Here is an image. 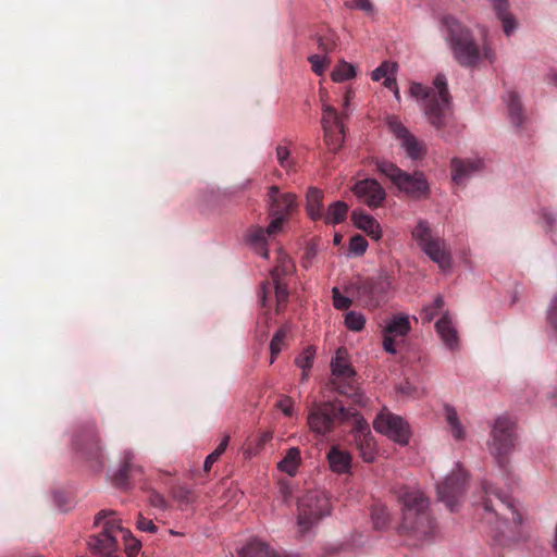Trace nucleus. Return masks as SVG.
<instances>
[{
  "label": "nucleus",
  "instance_id": "c756f323",
  "mask_svg": "<svg viewBox=\"0 0 557 557\" xmlns=\"http://www.w3.org/2000/svg\"><path fill=\"white\" fill-rule=\"evenodd\" d=\"M444 418L449 428V432L456 441H463L466 438V430L458 417L456 409L446 404L444 405Z\"/></svg>",
  "mask_w": 557,
  "mask_h": 557
},
{
  "label": "nucleus",
  "instance_id": "7ed1b4c3",
  "mask_svg": "<svg viewBox=\"0 0 557 557\" xmlns=\"http://www.w3.org/2000/svg\"><path fill=\"white\" fill-rule=\"evenodd\" d=\"M442 22L447 30V39L453 57L459 65L476 67L483 58L491 63L494 61L495 52L485 39L481 50L470 28L462 25L455 16L445 15Z\"/></svg>",
  "mask_w": 557,
  "mask_h": 557
},
{
  "label": "nucleus",
  "instance_id": "9d476101",
  "mask_svg": "<svg viewBox=\"0 0 557 557\" xmlns=\"http://www.w3.org/2000/svg\"><path fill=\"white\" fill-rule=\"evenodd\" d=\"M270 215V232H280L282 225L293 212L297 209L296 195L292 193H281L277 186H271L268 191Z\"/></svg>",
  "mask_w": 557,
  "mask_h": 557
},
{
  "label": "nucleus",
  "instance_id": "c9c22d12",
  "mask_svg": "<svg viewBox=\"0 0 557 557\" xmlns=\"http://www.w3.org/2000/svg\"><path fill=\"white\" fill-rule=\"evenodd\" d=\"M371 518L375 529H383L389 522V513L384 504L376 503L371 507Z\"/></svg>",
  "mask_w": 557,
  "mask_h": 557
},
{
  "label": "nucleus",
  "instance_id": "680f3d73",
  "mask_svg": "<svg viewBox=\"0 0 557 557\" xmlns=\"http://www.w3.org/2000/svg\"><path fill=\"white\" fill-rule=\"evenodd\" d=\"M230 442V436L226 435L222 438L221 443L218 445V447L212 451L213 455H215L218 458L221 457V455L225 451L227 448Z\"/></svg>",
  "mask_w": 557,
  "mask_h": 557
},
{
  "label": "nucleus",
  "instance_id": "09e8293b",
  "mask_svg": "<svg viewBox=\"0 0 557 557\" xmlns=\"http://www.w3.org/2000/svg\"><path fill=\"white\" fill-rule=\"evenodd\" d=\"M276 158L280 163V165L283 169L286 170H293L294 163L292 160H289V149L285 146H277L276 147Z\"/></svg>",
  "mask_w": 557,
  "mask_h": 557
},
{
  "label": "nucleus",
  "instance_id": "f8f14e48",
  "mask_svg": "<svg viewBox=\"0 0 557 557\" xmlns=\"http://www.w3.org/2000/svg\"><path fill=\"white\" fill-rule=\"evenodd\" d=\"M467 473L459 467L437 485L438 499L454 511L465 495Z\"/></svg>",
  "mask_w": 557,
  "mask_h": 557
},
{
  "label": "nucleus",
  "instance_id": "774afa93",
  "mask_svg": "<svg viewBox=\"0 0 557 557\" xmlns=\"http://www.w3.org/2000/svg\"><path fill=\"white\" fill-rule=\"evenodd\" d=\"M554 547L557 552V524H556V530H555V544H554Z\"/></svg>",
  "mask_w": 557,
  "mask_h": 557
},
{
  "label": "nucleus",
  "instance_id": "6e6552de",
  "mask_svg": "<svg viewBox=\"0 0 557 557\" xmlns=\"http://www.w3.org/2000/svg\"><path fill=\"white\" fill-rule=\"evenodd\" d=\"M331 513L330 499L324 492L310 491L298 502V525L307 532L321 518Z\"/></svg>",
  "mask_w": 557,
  "mask_h": 557
},
{
  "label": "nucleus",
  "instance_id": "052dcab7",
  "mask_svg": "<svg viewBox=\"0 0 557 557\" xmlns=\"http://www.w3.org/2000/svg\"><path fill=\"white\" fill-rule=\"evenodd\" d=\"M398 391L407 396H416L418 394V389L412 386L409 382H405L398 386Z\"/></svg>",
  "mask_w": 557,
  "mask_h": 557
},
{
  "label": "nucleus",
  "instance_id": "cd10ccee",
  "mask_svg": "<svg viewBox=\"0 0 557 557\" xmlns=\"http://www.w3.org/2000/svg\"><path fill=\"white\" fill-rule=\"evenodd\" d=\"M323 191L317 187H310L307 193L306 209L311 220H321L323 216Z\"/></svg>",
  "mask_w": 557,
  "mask_h": 557
},
{
  "label": "nucleus",
  "instance_id": "6ab92c4d",
  "mask_svg": "<svg viewBox=\"0 0 557 557\" xmlns=\"http://www.w3.org/2000/svg\"><path fill=\"white\" fill-rule=\"evenodd\" d=\"M389 128L395 137L400 140L401 147L412 160H421L425 154L424 145L419 141L400 122L389 121Z\"/></svg>",
  "mask_w": 557,
  "mask_h": 557
},
{
  "label": "nucleus",
  "instance_id": "393cba45",
  "mask_svg": "<svg viewBox=\"0 0 557 557\" xmlns=\"http://www.w3.org/2000/svg\"><path fill=\"white\" fill-rule=\"evenodd\" d=\"M435 329L444 344L449 349H455L458 347V334L456 329L453 326L451 319L449 317L448 311H446L441 319L436 322Z\"/></svg>",
  "mask_w": 557,
  "mask_h": 557
},
{
  "label": "nucleus",
  "instance_id": "bf43d9fd",
  "mask_svg": "<svg viewBox=\"0 0 557 557\" xmlns=\"http://www.w3.org/2000/svg\"><path fill=\"white\" fill-rule=\"evenodd\" d=\"M384 86L391 90L394 91V95L397 99H399V91H398V88H397V83H396V78L392 76V74H389L388 76H386V78L384 79Z\"/></svg>",
  "mask_w": 557,
  "mask_h": 557
},
{
  "label": "nucleus",
  "instance_id": "13d9d810",
  "mask_svg": "<svg viewBox=\"0 0 557 557\" xmlns=\"http://www.w3.org/2000/svg\"><path fill=\"white\" fill-rule=\"evenodd\" d=\"M395 336H392L389 334H386L384 333V336H383V347L385 349L386 352H389V354H396V347H395V339H394Z\"/></svg>",
  "mask_w": 557,
  "mask_h": 557
},
{
  "label": "nucleus",
  "instance_id": "412c9836",
  "mask_svg": "<svg viewBox=\"0 0 557 557\" xmlns=\"http://www.w3.org/2000/svg\"><path fill=\"white\" fill-rule=\"evenodd\" d=\"M420 248L432 261L437 263L442 270H446L450 267V256L446 251L445 244L442 239L433 237Z\"/></svg>",
  "mask_w": 557,
  "mask_h": 557
},
{
  "label": "nucleus",
  "instance_id": "f257e3e1",
  "mask_svg": "<svg viewBox=\"0 0 557 557\" xmlns=\"http://www.w3.org/2000/svg\"><path fill=\"white\" fill-rule=\"evenodd\" d=\"M393 493L400 505V531L417 540L431 537L435 532V521L430 513L429 502L423 493L405 485L394 486Z\"/></svg>",
  "mask_w": 557,
  "mask_h": 557
},
{
  "label": "nucleus",
  "instance_id": "7c9ffc66",
  "mask_svg": "<svg viewBox=\"0 0 557 557\" xmlns=\"http://www.w3.org/2000/svg\"><path fill=\"white\" fill-rule=\"evenodd\" d=\"M411 330L408 315L395 314L384 327L383 333L392 336H406Z\"/></svg>",
  "mask_w": 557,
  "mask_h": 557
},
{
  "label": "nucleus",
  "instance_id": "338daca9",
  "mask_svg": "<svg viewBox=\"0 0 557 557\" xmlns=\"http://www.w3.org/2000/svg\"><path fill=\"white\" fill-rule=\"evenodd\" d=\"M343 236L341 234H335L334 236V244L339 245L342 242Z\"/></svg>",
  "mask_w": 557,
  "mask_h": 557
},
{
  "label": "nucleus",
  "instance_id": "a18cd8bd",
  "mask_svg": "<svg viewBox=\"0 0 557 557\" xmlns=\"http://www.w3.org/2000/svg\"><path fill=\"white\" fill-rule=\"evenodd\" d=\"M308 61L311 64L312 71L317 75H322L324 73L325 69L327 67V65L330 64V59L326 58L325 55L321 57L318 54H312L308 58Z\"/></svg>",
  "mask_w": 557,
  "mask_h": 557
},
{
  "label": "nucleus",
  "instance_id": "0eeeda50",
  "mask_svg": "<svg viewBox=\"0 0 557 557\" xmlns=\"http://www.w3.org/2000/svg\"><path fill=\"white\" fill-rule=\"evenodd\" d=\"M517 441L516 424L508 416L498 417L491 431L488 449L498 467L508 472V456L515 449Z\"/></svg>",
  "mask_w": 557,
  "mask_h": 557
},
{
  "label": "nucleus",
  "instance_id": "dca6fc26",
  "mask_svg": "<svg viewBox=\"0 0 557 557\" xmlns=\"http://www.w3.org/2000/svg\"><path fill=\"white\" fill-rule=\"evenodd\" d=\"M322 125L326 144L333 152H336L344 140V124L336 109L327 104L324 106Z\"/></svg>",
  "mask_w": 557,
  "mask_h": 557
},
{
  "label": "nucleus",
  "instance_id": "c03bdc74",
  "mask_svg": "<svg viewBox=\"0 0 557 557\" xmlns=\"http://www.w3.org/2000/svg\"><path fill=\"white\" fill-rule=\"evenodd\" d=\"M172 497L182 505H188L194 500L191 490L185 486H174L172 488Z\"/></svg>",
  "mask_w": 557,
  "mask_h": 557
},
{
  "label": "nucleus",
  "instance_id": "49530a36",
  "mask_svg": "<svg viewBox=\"0 0 557 557\" xmlns=\"http://www.w3.org/2000/svg\"><path fill=\"white\" fill-rule=\"evenodd\" d=\"M368 247L366 238L361 235H355L350 238L349 250L357 256H362Z\"/></svg>",
  "mask_w": 557,
  "mask_h": 557
},
{
  "label": "nucleus",
  "instance_id": "3c124183",
  "mask_svg": "<svg viewBox=\"0 0 557 557\" xmlns=\"http://www.w3.org/2000/svg\"><path fill=\"white\" fill-rule=\"evenodd\" d=\"M547 322L550 327L557 333V293L552 299L547 311Z\"/></svg>",
  "mask_w": 557,
  "mask_h": 557
},
{
  "label": "nucleus",
  "instance_id": "de8ad7c7",
  "mask_svg": "<svg viewBox=\"0 0 557 557\" xmlns=\"http://www.w3.org/2000/svg\"><path fill=\"white\" fill-rule=\"evenodd\" d=\"M345 7L348 9H358L364 13L372 15L374 13V5L371 0H351L346 1Z\"/></svg>",
  "mask_w": 557,
  "mask_h": 557
},
{
  "label": "nucleus",
  "instance_id": "69168bd1",
  "mask_svg": "<svg viewBox=\"0 0 557 557\" xmlns=\"http://www.w3.org/2000/svg\"><path fill=\"white\" fill-rule=\"evenodd\" d=\"M271 437L272 436L270 433L262 434L261 437L259 438V446L261 447L265 442L270 441Z\"/></svg>",
  "mask_w": 557,
  "mask_h": 557
},
{
  "label": "nucleus",
  "instance_id": "2eb2a0df",
  "mask_svg": "<svg viewBox=\"0 0 557 557\" xmlns=\"http://www.w3.org/2000/svg\"><path fill=\"white\" fill-rule=\"evenodd\" d=\"M350 423L354 438L357 448L360 451V456L366 462H372L375 457V443L371 434L369 423L357 411H354Z\"/></svg>",
  "mask_w": 557,
  "mask_h": 557
},
{
  "label": "nucleus",
  "instance_id": "39448f33",
  "mask_svg": "<svg viewBox=\"0 0 557 557\" xmlns=\"http://www.w3.org/2000/svg\"><path fill=\"white\" fill-rule=\"evenodd\" d=\"M351 412L337 401L313 403L308 409L307 423L311 432L325 436L345 422H351Z\"/></svg>",
  "mask_w": 557,
  "mask_h": 557
},
{
  "label": "nucleus",
  "instance_id": "e2e57ef3",
  "mask_svg": "<svg viewBox=\"0 0 557 557\" xmlns=\"http://www.w3.org/2000/svg\"><path fill=\"white\" fill-rule=\"evenodd\" d=\"M218 459L219 458L215 455H213L212 453L210 455H208L205 460V463H203V470L206 472H209L211 467L213 466L214 462L218 461Z\"/></svg>",
  "mask_w": 557,
  "mask_h": 557
},
{
  "label": "nucleus",
  "instance_id": "4c0bfd02",
  "mask_svg": "<svg viewBox=\"0 0 557 557\" xmlns=\"http://www.w3.org/2000/svg\"><path fill=\"white\" fill-rule=\"evenodd\" d=\"M445 302L441 295L436 296L434 301L430 305H425L420 313L423 323H430L443 309Z\"/></svg>",
  "mask_w": 557,
  "mask_h": 557
},
{
  "label": "nucleus",
  "instance_id": "864d4df0",
  "mask_svg": "<svg viewBox=\"0 0 557 557\" xmlns=\"http://www.w3.org/2000/svg\"><path fill=\"white\" fill-rule=\"evenodd\" d=\"M137 528L140 531H145V532H149V533H156L158 530L156 524L152 522V520L145 518L140 513L138 515V519H137Z\"/></svg>",
  "mask_w": 557,
  "mask_h": 557
},
{
  "label": "nucleus",
  "instance_id": "e433bc0d",
  "mask_svg": "<svg viewBox=\"0 0 557 557\" xmlns=\"http://www.w3.org/2000/svg\"><path fill=\"white\" fill-rule=\"evenodd\" d=\"M294 264L292 260L283 255L278 259V263L271 271L272 282L284 281V277L293 271Z\"/></svg>",
  "mask_w": 557,
  "mask_h": 557
},
{
  "label": "nucleus",
  "instance_id": "1a4fd4ad",
  "mask_svg": "<svg viewBox=\"0 0 557 557\" xmlns=\"http://www.w3.org/2000/svg\"><path fill=\"white\" fill-rule=\"evenodd\" d=\"M332 373L336 380L332 381L335 389L341 394L354 396L355 401L364 405V396L358 392L355 386L356 371L347 359V351L345 348H339L336 351L335 358L331 362Z\"/></svg>",
  "mask_w": 557,
  "mask_h": 557
},
{
  "label": "nucleus",
  "instance_id": "f3484780",
  "mask_svg": "<svg viewBox=\"0 0 557 557\" xmlns=\"http://www.w3.org/2000/svg\"><path fill=\"white\" fill-rule=\"evenodd\" d=\"M143 474V467L136 461L135 453L125 449L122 454L120 468L112 476V483L119 488L126 490L129 481Z\"/></svg>",
  "mask_w": 557,
  "mask_h": 557
},
{
  "label": "nucleus",
  "instance_id": "8fccbe9b",
  "mask_svg": "<svg viewBox=\"0 0 557 557\" xmlns=\"http://www.w3.org/2000/svg\"><path fill=\"white\" fill-rule=\"evenodd\" d=\"M333 305L337 310H346L350 307L351 300L343 296L337 287H333Z\"/></svg>",
  "mask_w": 557,
  "mask_h": 557
},
{
  "label": "nucleus",
  "instance_id": "473e14b6",
  "mask_svg": "<svg viewBox=\"0 0 557 557\" xmlns=\"http://www.w3.org/2000/svg\"><path fill=\"white\" fill-rule=\"evenodd\" d=\"M300 450L297 447H292L286 451L284 458L278 462V469L286 472L288 475L294 476L300 465Z\"/></svg>",
  "mask_w": 557,
  "mask_h": 557
},
{
  "label": "nucleus",
  "instance_id": "6e6d98bb",
  "mask_svg": "<svg viewBox=\"0 0 557 557\" xmlns=\"http://www.w3.org/2000/svg\"><path fill=\"white\" fill-rule=\"evenodd\" d=\"M148 500H149L150 505L153 507H157L160 509L166 508V500L164 499V497L154 491H152L150 493Z\"/></svg>",
  "mask_w": 557,
  "mask_h": 557
},
{
  "label": "nucleus",
  "instance_id": "ddd939ff",
  "mask_svg": "<svg viewBox=\"0 0 557 557\" xmlns=\"http://www.w3.org/2000/svg\"><path fill=\"white\" fill-rule=\"evenodd\" d=\"M373 428L394 442L406 445L409 442L410 432L408 424L398 416L388 411H382L373 421Z\"/></svg>",
  "mask_w": 557,
  "mask_h": 557
},
{
  "label": "nucleus",
  "instance_id": "a19ab883",
  "mask_svg": "<svg viewBox=\"0 0 557 557\" xmlns=\"http://www.w3.org/2000/svg\"><path fill=\"white\" fill-rule=\"evenodd\" d=\"M336 45L337 37L332 30H326L324 34L318 36V47L324 53L333 51Z\"/></svg>",
  "mask_w": 557,
  "mask_h": 557
},
{
  "label": "nucleus",
  "instance_id": "423d86ee",
  "mask_svg": "<svg viewBox=\"0 0 557 557\" xmlns=\"http://www.w3.org/2000/svg\"><path fill=\"white\" fill-rule=\"evenodd\" d=\"M376 169L410 199L421 200L430 196V186L422 172L410 174L386 160L376 161Z\"/></svg>",
  "mask_w": 557,
  "mask_h": 557
},
{
  "label": "nucleus",
  "instance_id": "58836bf2",
  "mask_svg": "<svg viewBox=\"0 0 557 557\" xmlns=\"http://www.w3.org/2000/svg\"><path fill=\"white\" fill-rule=\"evenodd\" d=\"M356 72L352 64L342 61L333 70L331 76L334 82H343L355 77Z\"/></svg>",
  "mask_w": 557,
  "mask_h": 557
},
{
  "label": "nucleus",
  "instance_id": "4d7b16f0",
  "mask_svg": "<svg viewBox=\"0 0 557 557\" xmlns=\"http://www.w3.org/2000/svg\"><path fill=\"white\" fill-rule=\"evenodd\" d=\"M541 216L544 220L545 224L544 227L547 232H550L554 230L555 226V215L553 212H550L547 209H543L541 212Z\"/></svg>",
  "mask_w": 557,
  "mask_h": 557
},
{
  "label": "nucleus",
  "instance_id": "a211bd4d",
  "mask_svg": "<svg viewBox=\"0 0 557 557\" xmlns=\"http://www.w3.org/2000/svg\"><path fill=\"white\" fill-rule=\"evenodd\" d=\"M352 190L370 208L381 207L386 198V191L374 178L358 181Z\"/></svg>",
  "mask_w": 557,
  "mask_h": 557
},
{
  "label": "nucleus",
  "instance_id": "5701e85b",
  "mask_svg": "<svg viewBox=\"0 0 557 557\" xmlns=\"http://www.w3.org/2000/svg\"><path fill=\"white\" fill-rule=\"evenodd\" d=\"M496 17L502 22L504 34L509 37L517 29L516 17L509 11V0H488Z\"/></svg>",
  "mask_w": 557,
  "mask_h": 557
},
{
  "label": "nucleus",
  "instance_id": "c85d7f7f",
  "mask_svg": "<svg viewBox=\"0 0 557 557\" xmlns=\"http://www.w3.org/2000/svg\"><path fill=\"white\" fill-rule=\"evenodd\" d=\"M331 469L337 473H346L350 469L351 456L348 451L332 447L327 454Z\"/></svg>",
  "mask_w": 557,
  "mask_h": 557
},
{
  "label": "nucleus",
  "instance_id": "4be33fe9",
  "mask_svg": "<svg viewBox=\"0 0 557 557\" xmlns=\"http://www.w3.org/2000/svg\"><path fill=\"white\" fill-rule=\"evenodd\" d=\"M483 162L481 160H461L455 158L451 160L453 181L460 185L472 174L481 171Z\"/></svg>",
  "mask_w": 557,
  "mask_h": 557
},
{
  "label": "nucleus",
  "instance_id": "79ce46f5",
  "mask_svg": "<svg viewBox=\"0 0 557 557\" xmlns=\"http://www.w3.org/2000/svg\"><path fill=\"white\" fill-rule=\"evenodd\" d=\"M366 318L362 313L349 311L345 317V325L348 330L359 332L364 327Z\"/></svg>",
  "mask_w": 557,
  "mask_h": 557
},
{
  "label": "nucleus",
  "instance_id": "4468645a",
  "mask_svg": "<svg viewBox=\"0 0 557 557\" xmlns=\"http://www.w3.org/2000/svg\"><path fill=\"white\" fill-rule=\"evenodd\" d=\"M483 491L485 494L483 505L486 511L494 512L496 516L503 517L506 520H509L508 517L505 516L504 511H508L511 515V520L515 523H521V516L516 510L512 499L505 493L499 492L493 485L484 483Z\"/></svg>",
  "mask_w": 557,
  "mask_h": 557
},
{
  "label": "nucleus",
  "instance_id": "5fc2aeb1",
  "mask_svg": "<svg viewBox=\"0 0 557 557\" xmlns=\"http://www.w3.org/2000/svg\"><path fill=\"white\" fill-rule=\"evenodd\" d=\"M293 406L294 401L289 396H283L277 401V407L283 411L285 416L292 417L293 416Z\"/></svg>",
  "mask_w": 557,
  "mask_h": 557
},
{
  "label": "nucleus",
  "instance_id": "72a5a7b5",
  "mask_svg": "<svg viewBox=\"0 0 557 557\" xmlns=\"http://www.w3.org/2000/svg\"><path fill=\"white\" fill-rule=\"evenodd\" d=\"M507 107L511 123L517 127L521 126L524 121V114L517 92L510 91L508 94Z\"/></svg>",
  "mask_w": 557,
  "mask_h": 557
},
{
  "label": "nucleus",
  "instance_id": "aec40b11",
  "mask_svg": "<svg viewBox=\"0 0 557 557\" xmlns=\"http://www.w3.org/2000/svg\"><path fill=\"white\" fill-rule=\"evenodd\" d=\"M75 445L89 459H99L102 456L100 437L94 426H87L75 437Z\"/></svg>",
  "mask_w": 557,
  "mask_h": 557
},
{
  "label": "nucleus",
  "instance_id": "0e129e2a",
  "mask_svg": "<svg viewBox=\"0 0 557 557\" xmlns=\"http://www.w3.org/2000/svg\"><path fill=\"white\" fill-rule=\"evenodd\" d=\"M355 92L351 89H347L344 95V107H348L350 100L354 98Z\"/></svg>",
  "mask_w": 557,
  "mask_h": 557
},
{
  "label": "nucleus",
  "instance_id": "2f4dec72",
  "mask_svg": "<svg viewBox=\"0 0 557 557\" xmlns=\"http://www.w3.org/2000/svg\"><path fill=\"white\" fill-rule=\"evenodd\" d=\"M348 213V206L344 201H335L332 203L326 212H323L321 220L325 224H338L345 221Z\"/></svg>",
  "mask_w": 557,
  "mask_h": 557
},
{
  "label": "nucleus",
  "instance_id": "bb28decb",
  "mask_svg": "<svg viewBox=\"0 0 557 557\" xmlns=\"http://www.w3.org/2000/svg\"><path fill=\"white\" fill-rule=\"evenodd\" d=\"M351 219L354 224L367 233L374 240H380L382 237V230L379 222L371 215L366 213L352 212Z\"/></svg>",
  "mask_w": 557,
  "mask_h": 557
},
{
  "label": "nucleus",
  "instance_id": "f704fd0d",
  "mask_svg": "<svg viewBox=\"0 0 557 557\" xmlns=\"http://www.w3.org/2000/svg\"><path fill=\"white\" fill-rule=\"evenodd\" d=\"M314 356L315 349L312 346H308L295 359V363L302 369V381L307 379L308 371L312 368Z\"/></svg>",
  "mask_w": 557,
  "mask_h": 557
},
{
  "label": "nucleus",
  "instance_id": "ea45409f",
  "mask_svg": "<svg viewBox=\"0 0 557 557\" xmlns=\"http://www.w3.org/2000/svg\"><path fill=\"white\" fill-rule=\"evenodd\" d=\"M412 238L421 247L424 243L432 239V231L426 221L420 220L411 232Z\"/></svg>",
  "mask_w": 557,
  "mask_h": 557
},
{
  "label": "nucleus",
  "instance_id": "20e7f679",
  "mask_svg": "<svg viewBox=\"0 0 557 557\" xmlns=\"http://www.w3.org/2000/svg\"><path fill=\"white\" fill-rule=\"evenodd\" d=\"M410 94L412 97L423 100V110L432 126L442 129L447 125L450 115V95L446 77L443 74L436 75L433 87L412 83Z\"/></svg>",
  "mask_w": 557,
  "mask_h": 557
},
{
  "label": "nucleus",
  "instance_id": "603ef678",
  "mask_svg": "<svg viewBox=\"0 0 557 557\" xmlns=\"http://www.w3.org/2000/svg\"><path fill=\"white\" fill-rule=\"evenodd\" d=\"M394 66H391L388 63L384 62L382 63L379 67H376L372 74H371V78L374 81V82H379L380 79L382 78H386V76H388L391 73V71L393 70Z\"/></svg>",
  "mask_w": 557,
  "mask_h": 557
},
{
  "label": "nucleus",
  "instance_id": "a878e982",
  "mask_svg": "<svg viewBox=\"0 0 557 557\" xmlns=\"http://www.w3.org/2000/svg\"><path fill=\"white\" fill-rule=\"evenodd\" d=\"M278 232H270V225L267 228L261 226H251L247 231V242L256 248V250L263 257H269V250L267 249L268 237L277 234Z\"/></svg>",
  "mask_w": 557,
  "mask_h": 557
},
{
  "label": "nucleus",
  "instance_id": "37998d69",
  "mask_svg": "<svg viewBox=\"0 0 557 557\" xmlns=\"http://www.w3.org/2000/svg\"><path fill=\"white\" fill-rule=\"evenodd\" d=\"M286 330L285 329H280L273 336V338L271 339V343H270V351H271V359H270V363L272 364L276 357L278 356V354L281 352L282 350V346H283V342L286 337Z\"/></svg>",
  "mask_w": 557,
  "mask_h": 557
},
{
  "label": "nucleus",
  "instance_id": "f03ea898",
  "mask_svg": "<svg viewBox=\"0 0 557 557\" xmlns=\"http://www.w3.org/2000/svg\"><path fill=\"white\" fill-rule=\"evenodd\" d=\"M103 522L102 531L97 535H91L88 540V546L91 553L97 557H119L117 534H121L125 541V552L129 557H136L140 549L139 541L132 536L129 530L122 527V521L116 517V512L109 509L100 510L95 517V525Z\"/></svg>",
  "mask_w": 557,
  "mask_h": 557
},
{
  "label": "nucleus",
  "instance_id": "9b49d317",
  "mask_svg": "<svg viewBox=\"0 0 557 557\" xmlns=\"http://www.w3.org/2000/svg\"><path fill=\"white\" fill-rule=\"evenodd\" d=\"M393 288V280L386 274L367 278L357 286V298L367 308H376L386 302Z\"/></svg>",
  "mask_w": 557,
  "mask_h": 557
},
{
  "label": "nucleus",
  "instance_id": "b1692460",
  "mask_svg": "<svg viewBox=\"0 0 557 557\" xmlns=\"http://www.w3.org/2000/svg\"><path fill=\"white\" fill-rule=\"evenodd\" d=\"M274 289L275 299H276V311L280 312L286 306L288 300V289L287 285L284 281L277 282H264L261 285V304L263 307L267 306L268 295L272 293Z\"/></svg>",
  "mask_w": 557,
  "mask_h": 557
}]
</instances>
